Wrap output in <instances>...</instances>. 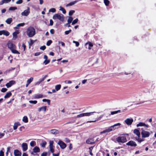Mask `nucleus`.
<instances>
[{
    "mask_svg": "<svg viewBox=\"0 0 156 156\" xmlns=\"http://www.w3.org/2000/svg\"><path fill=\"white\" fill-rule=\"evenodd\" d=\"M35 143V141H31L30 143V145L31 146V147H33L34 146V143Z\"/></svg>",
    "mask_w": 156,
    "mask_h": 156,
    "instance_id": "48",
    "label": "nucleus"
},
{
    "mask_svg": "<svg viewBox=\"0 0 156 156\" xmlns=\"http://www.w3.org/2000/svg\"><path fill=\"white\" fill-rule=\"evenodd\" d=\"M15 156H21V153L17 149L15 150L14 151Z\"/></svg>",
    "mask_w": 156,
    "mask_h": 156,
    "instance_id": "15",
    "label": "nucleus"
},
{
    "mask_svg": "<svg viewBox=\"0 0 156 156\" xmlns=\"http://www.w3.org/2000/svg\"><path fill=\"white\" fill-rule=\"evenodd\" d=\"M54 20L58 19L61 21L63 22L64 21V16L61 13H57L54 15L52 17Z\"/></svg>",
    "mask_w": 156,
    "mask_h": 156,
    "instance_id": "4",
    "label": "nucleus"
},
{
    "mask_svg": "<svg viewBox=\"0 0 156 156\" xmlns=\"http://www.w3.org/2000/svg\"><path fill=\"white\" fill-rule=\"evenodd\" d=\"M73 43H75L76 44V47H78L79 45V43L77 41H73Z\"/></svg>",
    "mask_w": 156,
    "mask_h": 156,
    "instance_id": "53",
    "label": "nucleus"
},
{
    "mask_svg": "<svg viewBox=\"0 0 156 156\" xmlns=\"http://www.w3.org/2000/svg\"><path fill=\"white\" fill-rule=\"evenodd\" d=\"M117 113V111H112L111 112V115H113L115 114H116Z\"/></svg>",
    "mask_w": 156,
    "mask_h": 156,
    "instance_id": "57",
    "label": "nucleus"
},
{
    "mask_svg": "<svg viewBox=\"0 0 156 156\" xmlns=\"http://www.w3.org/2000/svg\"><path fill=\"white\" fill-rule=\"evenodd\" d=\"M46 47L44 45L43 46H41L40 48V49L44 50L46 49Z\"/></svg>",
    "mask_w": 156,
    "mask_h": 156,
    "instance_id": "52",
    "label": "nucleus"
},
{
    "mask_svg": "<svg viewBox=\"0 0 156 156\" xmlns=\"http://www.w3.org/2000/svg\"><path fill=\"white\" fill-rule=\"evenodd\" d=\"M50 62V59H47V60H45L44 62V64L45 65H47Z\"/></svg>",
    "mask_w": 156,
    "mask_h": 156,
    "instance_id": "44",
    "label": "nucleus"
},
{
    "mask_svg": "<svg viewBox=\"0 0 156 156\" xmlns=\"http://www.w3.org/2000/svg\"><path fill=\"white\" fill-rule=\"evenodd\" d=\"M93 140L91 139H88L86 141V143L88 144H92L94 143V142H93Z\"/></svg>",
    "mask_w": 156,
    "mask_h": 156,
    "instance_id": "18",
    "label": "nucleus"
},
{
    "mask_svg": "<svg viewBox=\"0 0 156 156\" xmlns=\"http://www.w3.org/2000/svg\"><path fill=\"white\" fill-rule=\"evenodd\" d=\"M26 32L27 35L29 37H32L35 34V29L31 26H30L28 28Z\"/></svg>",
    "mask_w": 156,
    "mask_h": 156,
    "instance_id": "3",
    "label": "nucleus"
},
{
    "mask_svg": "<svg viewBox=\"0 0 156 156\" xmlns=\"http://www.w3.org/2000/svg\"><path fill=\"white\" fill-rule=\"evenodd\" d=\"M145 130H146V129H144V128H142L141 129V134L142 135V137L143 138L148 137L150 135L149 132L146 131Z\"/></svg>",
    "mask_w": 156,
    "mask_h": 156,
    "instance_id": "5",
    "label": "nucleus"
},
{
    "mask_svg": "<svg viewBox=\"0 0 156 156\" xmlns=\"http://www.w3.org/2000/svg\"><path fill=\"white\" fill-rule=\"evenodd\" d=\"M53 141H50L49 142V147H53Z\"/></svg>",
    "mask_w": 156,
    "mask_h": 156,
    "instance_id": "49",
    "label": "nucleus"
},
{
    "mask_svg": "<svg viewBox=\"0 0 156 156\" xmlns=\"http://www.w3.org/2000/svg\"><path fill=\"white\" fill-rule=\"evenodd\" d=\"M83 116H84L83 113L77 115V117L79 118Z\"/></svg>",
    "mask_w": 156,
    "mask_h": 156,
    "instance_id": "55",
    "label": "nucleus"
},
{
    "mask_svg": "<svg viewBox=\"0 0 156 156\" xmlns=\"http://www.w3.org/2000/svg\"><path fill=\"white\" fill-rule=\"evenodd\" d=\"M126 145L131 147H136L137 146L136 143L133 140L129 141L126 143Z\"/></svg>",
    "mask_w": 156,
    "mask_h": 156,
    "instance_id": "10",
    "label": "nucleus"
},
{
    "mask_svg": "<svg viewBox=\"0 0 156 156\" xmlns=\"http://www.w3.org/2000/svg\"><path fill=\"white\" fill-rule=\"evenodd\" d=\"M50 147V151H51V152L52 153H54V150L53 148V147L51 146V147Z\"/></svg>",
    "mask_w": 156,
    "mask_h": 156,
    "instance_id": "50",
    "label": "nucleus"
},
{
    "mask_svg": "<svg viewBox=\"0 0 156 156\" xmlns=\"http://www.w3.org/2000/svg\"><path fill=\"white\" fill-rule=\"evenodd\" d=\"M42 107V110L44 111V112H45L46 110V106H44L41 107Z\"/></svg>",
    "mask_w": 156,
    "mask_h": 156,
    "instance_id": "54",
    "label": "nucleus"
},
{
    "mask_svg": "<svg viewBox=\"0 0 156 156\" xmlns=\"http://www.w3.org/2000/svg\"><path fill=\"white\" fill-rule=\"evenodd\" d=\"M49 11L53 13L55 12L56 11V9L54 8H51L49 10Z\"/></svg>",
    "mask_w": 156,
    "mask_h": 156,
    "instance_id": "43",
    "label": "nucleus"
},
{
    "mask_svg": "<svg viewBox=\"0 0 156 156\" xmlns=\"http://www.w3.org/2000/svg\"><path fill=\"white\" fill-rule=\"evenodd\" d=\"M73 20V18L71 16H69V17L68 19L67 20L68 23L66 24V25H67L68 24H69L72 22V21Z\"/></svg>",
    "mask_w": 156,
    "mask_h": 156,
    "instance_id": "21",
    "label": "nucleus"
},
{
    "mask_svg": "<svg viewBox=\"0 0 156 156\" xmlns=\"http://www.w3.org/2000/svg\"><path fill=\"white\" fill-rule=\"evenodd\" d=\"M17 9L16 7H11L9 9V10L10 11L14 10Z\"/></svg>",
    "mask_w": 156,
    "mask_h": 156,
    "instance_id": "37",
    "label": "nucleus"
},
{
    "mask_svg": "<svg viewBox=\"0 0 156 156\" xmlns=\"http://www.w3.org/2000/svg\"><path fill=\"white\" fill-rule=\"evenodd\" d=\"M48 76L47 75H45L44 77L43 78H41V79H40L39 80V81L40 82H41L42 81H43L45 79V78L47 77Z\"/></svg>",
    "mask_w": 156,
    "mask_h": 156,
    "instance_id": "42",
    "label": "nucleus"
},
{
    "mask_svg": "<svg viewBox=\"0 0 156 156\" xmlns=\"http://www.w3.org/2000/svg\"><path fill=\"white\" fill-rule=\"evenodd\" d=\"M30 45H31L33 44L34 42L31 39H30Z\"/></svg>",
    "mask_w": 156,
    "mask_h": 156,
    "instance_id": "60",
    "label": "nucleus"
},
{
    "mask_svg": "<svg viewBox=\"0 0 156 156\" xmlns=\"http://www.w3.org/2000/svg\"><path fill=\"white\" fill-rule=\"evenodd\" d=\"M121 125L120 123H118L115 124L113 126H111L108 129L104 130V131L101 132V134L104 133H106L115 130V129H118V127H116V126H120Z\"/></svg>",
    "mask_w": 156,
    "mask_h": 156,
    "instance_id": "2",
    "label": "nucleus"
},
{
    "mask_svg": "<svg viewBox=\"0 0 156 156\" xmlns=\"http://www.w3.org/2000/svg\"><path fill=\"white\" fill-rule=\"evenodd\" d=\"M58 144L60 146L61 148L64 149L66 147V144L61 140L58 141Z\"/></svg>",
    "mask_w": 156,
    "mask_h": 156,
    "instance_id": "8",
    "label": "nucleus"
},
{
    "mask_svg": "<svg viewBox=\"0 0 156 156\" xmlns=\"http://www.w3.org/2000/svg\"><path fill=\"white\" fill-rule=\"evenodd\" d=\"M60 10L62 11L63 14H65L66 12V10L63 7H60Z\"/></svg>",
    "mask_w": 156,
    "mask_h": 156,
    "instance_id": "35",
    "label": "nucleus"
},
{
    "mask_svg": "<svg viewBox=\"0 0 156 156\" xmlns=\"http://www.w3.org/2000/svg\"><path fill=\"white\" fill-rule=\"evenodd\" d=\"M53 20L51 19L50 20L49 25L52 26L53 25Z\"/></svg>",
    "mask_w": 156,
    "mask_h": 156,
    "instance_id": "56",
    "label": "nucleus"
},
{
    "mask_svg": "<svg viewBox=\"0 0 156 156\" xmlns=\"http://www.w3.org/2000/svg\"><path fill=\"white\" fill-rule=\"evenodd\" d=\"M71 31V30L70 29L69 30L66 31L65 32V34L67 35Z\"/></svg>",
    "mask_w": 156,
    "mask_h": 156,
    "instance_id": "47",
    "label": "nucleus"
},
{
    "mask_svg": "<svg viewBox=\"0 0 156 156\" xmlns=\"http://www.w3.org/2000/svg\"><path fill=\"white\" fill-rule=\"evenodd\" d=\"M133 120L132 118H127L125 120L126 124L128 125H131L133 122Z\"/></svg>",
    "mask_w": 156,
    "mask_h": 156,
    "instance_id": "9",
    "label": "nucleus"
},
{
    "mask_svg": "<svg viewBox=\"0 0 156 156\" xmlns=\"http://www.w3.org/2000/svg\"><path fill=\"white\" fill-rule=\"evenodd\" d=\"M78 20V18H76L74 20H73L72 22V25H74L77 23Z\"/></svg>",
    "mask_w": 156,
    "mask_h": 156,
    "instance_id": "36",
    "label": "nucleus"
},
{
    "mask_svg": "<svg viewBox=\"0 0 156 156\" xmlns=\"http://www.w3.org/2000/svg\"><path fill=\"white\" fill-rule=\"evenodd\" d=\"M18 125H20V124L18 122L17 123L15 122L13 126V129L15 130L18 127Z\"/></svg>",
    "mask_w": 156,
    "mask_h": 156,
    "instance_id": "24",
    "label": "nucleus"
},
{
    "mask_svg": "<svg viewBox=\"0 0 156 156\" xmlns=\"http://www.w3.org/2000/svg\"><path fill=\"white\" fill-rule=\"evenodd\" d=\"M59 152L57 154H54V153L53 154V156H58L59 155Z\"/></svg>",
    "mask_w": 156,
    "mask_h": 156,
    "instance_id": "64",
    "label": "nucleus"
},
{
    "mask_svg": "<svg viewBox=\"0 0 156 156\" xmlns=\"http://www.w3.org/2000/svg\"><path fill=\"white\" fill-rule=\"evenodd\" d=\"M24 25H25V23H19L17 25L16 27H15V29H18V27H21V26H23Z\"/></svg>",
    "mask_w": 156,
    "mask_h": 156,
    "instance_id": "31",
    "label": "nucleus"
},
{
    "mask_svg": "<svg viewBox=\"0 0 156 156\" xmlns=\"http://www.w3.org/2000/svg\"><path fill=\"white\" fill-rule=\"evenodd\" d=\"M73 148L72 144H70L69 146V150H71Z\"/></svg>",
    "mask_w": 156,
    "mask_h": 156,
    "instance_id": "58",
    "label": "nucleus"
},
{
    "mask_svg": "<svg viewBox=\"0 0 156 156\" xmlns=\"http://www.w3.org/2000/svg\"><path fill=\"white\" fill-rule=\"evenodd\" d=\"M94 112H90L83 113V115H84V116H90V115H92L93 113Z\"/></svg>",
    "mask_w": 156,
    "mask_h": 156,
    "instance_id": "23",
    "label": "nucleus"
},
{
    "mask_svg": "<svg viewBox=\"0 0 156 156\" xmlns=\"http://www.w3.org/2000/svg\"><path fill=\"white\" fill-rule=\"evenodd\" d=\"M47 144V143L46 141L43 142L41 144V146L42 147H45Z\"/></svg>",
    "mask_w": 156,
    "mask_h": 156,
    "instance_id": "40",
    "label": "nucleus"
},
{
    "mask_svg": "<svg viewBox=\"0 0 156 156\" xmlns=\"http://www.w3.org/2000/svg\"><path fill=\"white\" fill-rule=\"evenodd\" d=\"M54 30L53 29H51L50 30V33L52 34H53L54 33Z\"/></svg>",
    "mask_w": 156,
    "mask_h": 156,
    "instance_id": "61",
    "label": "nucleus"
},
{
    "mask_svg": "<svg viewBox=\"0 0 156 156\" xmlns=\"http://www.w3.org/2000/svg\"><path fill=\"white\" fill-rule=\"evenodd\" d=\"M7 89L5 88H3L1 89V91L2 92L4 93L6 91Z\"/></svg>",
    "mask_w": 156,
    "mask_h": 156,
    "instance_id": "45",
    "label": "nucleus"
},
{
    "mask_svg": "<svg viewBox=\"0 0 156 156\" xmlns=\"http://www.w3.org/2000/svg\"><path fill=\"white\" fill-rule=\"evenodd\" d=\"M12 95V93L10 92H7L6 94L4 96L5 98H9Z\"/></svg>",
    "mask_w": 156,
    "mask_h": 156,
    "instance_id": "19",
    "label": "nucleus"
},
{
    "mask_svg": "<svg viewBox=\"0 0 156 156\" xmlns=\"http://www.w3.org/2000/svg\"><path fill=\"white\" fill-rule=\"evenodd\" d=\"M30 12V8L28 7L27 9L25 10L23 12L21 13V15L22 16H27L29 14Z\"/></svg>",
    "mask_w": 156,
    "mask_h": 156,
    "instance_id": "11",
    "label": "nucleus"
},
{
    "mask_svg": "<svg viewBox=\"0 0 156 156\" xmlns=\"http://www.w3.org/2000/svg\"><path fill=\"white\" fill-rule=\"evenodd\" d=\"M43 97V95L41 94H36L35 95L34 98H40Z\"/></svg>",
    "mask_w": 156,
    "mask_h": 156,
    "instance_id": "20",
    "label": "nucleus"
},
{
    "mask_svg": "<svg viewBox=\"0 0 156 156\" xmlns=\"http://www.w3.org/2000/svg\"><path fill=\"white\" fill-rule=\"evenodd\" d=\"M47 152H44L41 155V156H47Z\"/></svg>",
    "mask_w": 156,
    "mask_h": 156,
    "instance_id": "51",
    "label": "nucleus"
},
{
    "mask_svg": "<svg viewBox=\"0 0 156 156\" xmlns=\"http://www.w3.org/2000/svg\"><path fill=\"white\" fill-rule=\"evenodd\" d=\"M33 152L31 153V154L32 155H34V153H37L39 152L40 151V150L39 147L37 146H35L33 149Z\"/></svg>",
    "mask_w": 156,
    "mask_h": 156,
    "instance_id": "12",
    "label": "nucleus"
},
{
    "mask_svg": "<svg viewBox=\"0 0 156 156\" xmlns=\"http://www.w3.org/2000/svg\"><path fill=\"white\" fill-rule=\"evenodd\" d=\"M133 132L134 133L136 134L138 136V138L137 140L138 142L140 143L143 141V140L141 139L140 138H139L140 136V133L139 131V130L138 129H134L133 130Z\"/></svg>",
    "mask_w": 156,
    "mask_h": 156,
    "instance_id": "7",
    "label": "nucleus"
},
{
    "mask_svg": "<svg viewBox=\"0 0 156 156\" xmlns=\"http://www.w3.org/2000/svg\"><path fill=\"white\" fill-rule=\"evenodd\" d=\"M145 126L147 128H149V126L147 124H146L144 123H143L142 122H140L138 124H137L136 125V126L137 127H139V126Z\"/></svg>",
    "mask_w": 156,
    "mask_h": 156,
    "instance_id": "14",
    "label": "nucleus"
},
{
    "mask_svg": "<svg viewBox=\"0 0 156 156\" xmlns=\"http://www.w3.org/2000/svg\"><path fill=\"white\" fill-rule=\"evenodd\" d=\"M8 47L9 48L12 52L14 54H20V53L16 50V45L13 43L12 41H9L7 44Z\"/></svg>",
    "mask_w": 156,
    "mask_h": 156,
    "instance_id": "1",
    "label": "nucleus"
},
{
    "mask_svg": "<svg viewBox=\"0 0 156 156\" xmlns=\"http://www.w3.org/2000/svg\"><path fill=\"white\" fill-rule=\"evenodd\" d=\"M4 35L6 36H8L9 35V32L6 30H3V34Z\"/></svg>",
    "mask_w": 156,
    "mask_h": 156,
    "instance_id": "27",
    "label": "nucleus"
},
{
    "mask_svg": "<svg viewBox=\"0 0 156 156\" xmlns=\"http://www.w3.org/2000/svg\"><path fill=\"white\" fill-rule=\"evenodd\" d=\"M4 156V152L2 151H0V156Z\"/></svg>",
    "mask_w": 156,
    "mask_h": 156,
    "instance_id": "59",
    "label": "nucleus"
},
{
    "mask_svg": "<svg viewBox=\"0 0 156 156\" xmlns=\"http://www.w3.org/2000/svg\"><path fill=\"white\" fill-rule=\"evenodd\" d=\"M52 41L51 40H49L46 43V45L48 46H50L51 44L52 43Z\"/></svg>",
    "mask_w": 156,
    "mask_h": 156,
    "instance_id": "39",
    "label": "nucleus"
},
{
    "mask_svg": "<svg viewBox=\"0 0 156 156\" xmlns=\"http://www.w3.org/2000/svg\"><path fill=\"white\" fill-rule=\"evenodd\" d=\"M61 85L60 84H58L56 85L55 86V89L57 91H58L59 90L61 87Z\"/></svg>",
    "mask_w": 156,
    "mask_h": 156,
    "instance_id": "32",
    "label": "nucleus"
},
{
    "mask_svg": "<svg viewBox=\"0 0 156 156\" xmlns=\"http://www.w3.org/2000/svg\"><path fill=\"white\" fill-rule=\"evenodd\" d=\"M22 46L23 47L24 51H25L26 48V45L24 44L23 43L22 44Z\"/></svg>",
    "mask_w": 156,
    "mask_h": 156,
    "instance_id": "63",
    "label": "nucleus"
},
{
    "mask_svg": "<svg viewBox=\"0 0 156 156\" xmlns=\"http://www.w3.org/2000/svg\"><path fill=\"white\" fill-rule=\"evenodd\" d=\"M33 78L32 77H31L27 80V83L30 84L33 81Z\"/></svg>",
    "mask_w": 156,
    "mask_h": 156,
    "instance_id": "33",
    "label": "nucleus"
},
{
    "mask_svg": "<svg viewBox=\"0 0 156 156\" xmlns=\"http://www.w3.org/2000/svg\"><path fill=\"white\" fill-rule=\"evenodd\" d=\"M51 133L55 134L57 133L58 131L56 129H52L51 130Z\"/></svg>",
    "mask_w": 156,
    "mask_h": 156,
    "instance_id": "30",
    "label": "nucleus"
},
{
    "mask_svg": "<svg viewBox=\"0 0 156 156\" xmlns=\"http://www.w3.org/2000/svg\"><path fill=\"white\" fill-rule=\"evenodd\" d=\"M75 11L74 10H70L69 13V15L70 16H71L73 15V13H74Z\"/></svg>",
    "mask_w": 156,
    "mask_h": 156,
    "instance_id": "41",
    "label": "nucleus"
},
{
    "mask_svg": "<svg viewBox=\"0 0 156 156\" xmlns=\"http://www.w3.org/2000/svg\"><path fill=\"white\" fill-rule=\"evenodd\" d=\"M41 53L40 52H38L35 53L34 54V55L35 56H37L39 55H40Z\"/></svg>",
    "mask_w": 156,
    "mask_h": 156,
    "instance_id": "62",
    "label": "nucleus"
},
{
    "mask_svg": "<svg viewBox=\"0 0 156 156\" xmlns=\"http://www.w3.org/2000/svg\"><path fill=\"white\" fill-rule=\"evenodd\" d=\"M19 34V31L18 30H16L12 34L13 38V40H15L17 37V35Z\"/></svg>",
    "mask_w": 156,
    "mask_h": 156,
    "instance_id": "17",
    "label": "nucleus"
},
{
    "mask_svg": "<svg viewBox=\"0 0 156 156\" xmlns=\"http://www.w3.org/2000/svg\"><path fill=\"white\" fill-rule=\"evenodd\" d=\"M15 83V82L14 80H11L9 81V83H7L5 86L7 88H9L12 86L13 84H14Z\"/></svg>",
    "mask_w": 156,
    "mask_h": 156,
    "instance_id": "13",
    "label": "nucleus"
},
{
    "mask_svg": "<svg viewBox=\"0 0 156 156\" xmlns=\"http://www.w3.org/2000/svg\"><path fill=\"white\" fill-rule=\"evenodd\" d=\"M116 140L119 143H125L127 141L126 137L125 136L118 137L116 138Z\"/></svg>",
    "mask_w": 156,
    "mask_h": 156,
    "instance_id": "6",
    "label": "nucleus"
},
{
    "mask_svg": "<svg viewBox=\"0 0 156 156\" xmlns=\"http://www.w3.org/2000/svg\"><path fill=\"white\" fill-rule=\"evenodd\" d=\"M23 121L25 123H27L28 122V119L27 116H24L23 119Z\"/></svg>",
    "mask_w": 156,
    "mask_h": 156,
    "instance_id": "29",
    "label": "nucleus"
},
{
    "mask_svg": "<svg viewBox=\"0 0 156 156\" xmlns=\"http://www.w3.org/2000/svg\"><path fill=\"white\" fill-rule=\"evenodd\" d=\"M29 102L30 104H36L37 103V101L36 100L32 101L30 100L29 101Z\"/></svg>",
    "mask_w": 156,
    "mask_h": 156,
    "instance_id": "38",
    "label": "nucleus"
},
{
    "mask_svg": "<svg viewBox=\"0 0 156 156\" xmlns=\"http://www.w3.org/2000/svg\"><path fill=\"white\" fill-rule=\"evenodd\" d=\"M22 147L23 151H26L28 148L27 144L26 143H23L22 144Z\"/></svg>",
    "mask_w": 156,
    "mask_h": 156,
    "instance_id": "16",
    "label": "nucleus"
},
{
    "mask_svg": "<svg viewBox=\"0 0 156 156\" xmlns=\"http://www.w3.org/2000/svg\"><path fill=\"white\" fill-rule=\"evenodd\" d=\"M23 0H18L16 2V3L17 4H21L22 3H23Z\"/></svg>",
    "mask_w": 156,
    "mask_h": 156,
    "instance_id": "46",
    "label": "nucleus"
},
{
    "mask_svg": "<svg viewBox=\"0 0 156 156\" xmlns=\"http://www.w3.org/2000/svg\"><path fill=\"white\" fill-rule=\"evenodd\" d=\"M12 18H8L6 20V22L8 24H10L12 21Z\"/></svg>",
    "mask_w": 156,
    "mask_h": 156,
    "instance_id": "25",
    "label": "nucleus"
},
{
    "mask_svg": "<svg viewBox=\"0 0 156 156\" xmlns=\"http://www.w3.org/2000/svg\"><path fill=\"white\" fill-rule=\"evenodd\" d=\"M88 44H89V47H88V48L89 49H91V48H90V47H92L93 46V44L92 43H91L90 42V41H88V42L86 44V45Z\"/></svg>",
    "mask_w": 156,
    "mask_h": 156,
    "instance_id": "26",
    "label": "nucleus"
},
{
    "mask_svg": "<svg viewBox=\"0 0 156 156\" xmlns=\"http://www.w3.org/2000/svg\"><path fill=\"white\" fill-rule=\"evenodd\" d=\"M11 1V0H2L0 4H3L4 3H7Z\"/></svg>",
    "mask_w": 156,
    "mask_h": 156,
    "instance_id": "28",
    "label": "nucleus"
},
{
    "mask_svg": "<svg viewBox=\"0 0 156 156\" xmlns=\"http://www.w3.org/2000/svg\"><path fill=\"white\" fill-rule=\"evenodd\" d=\"M104 3L106 6H108L110 3V2L108 0H104Z\"/></svg>",
    "mask_w": 156,
    "mask_h": 156,
    "instance_id": "34",
    "label": "nucleus"
},
{
    "mask_svg": "<svg viewBox=\"0 0 156 156\" xmlns=\"http://www.w3.org/2000/svg\"><path fill=\"white\" fill-rule=\"evenodd\" d=\"M77 2L76 1H74L73 2H71L68 3L66 5V6H71L75 4Z\"/></svg>",
    "mask_w": 156,
    "mask_h": 156,
    "instance_id": "22",
    "label": "nucleus"
}]
</instances>
